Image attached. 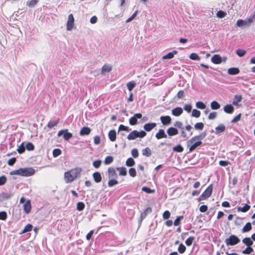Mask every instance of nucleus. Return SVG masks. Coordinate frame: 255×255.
Listing matches in <instances>:
<instances>
[{
	"mask_svg": "<svg viewBox=\"0 0 255 255\" xmlns=\"http://www.w3.org/2000/svg\"><path fill=\"white\" fill-rule=\"evenodd\" d=\"M247 23H249L247 22V21L246 20V21H245L243 19H238L236 22V25L238 27H241L242 26H244L245 25H246Z\"/></svg>",
	"mask_w": 255,
	"mask_h": 255,
	"instance_id": "nucleus-41",
	"label": "nucleus"
},
{
	"mask_svg": "<svg viewBox=\"0 0 255 255\" xmlns=\"http://www.w3.org/2000/svg\"><path fill=\"white\" fill-rule=\"evenodd\" d=\"M102 161L100 160H97L93 162V165L96 168H98L101 165Z\"/></svg>",
	"mask_w": 255,
	"mask_h": 255,
	"instance_id": "nucleus-61",
	"label": "nucleus"
},
{
	"mask_svg": "<svg viewBox=\"0 0 255 255\" xmlns=\"http://www.w3.org/2000/svg\"><path fill=\"white\" fill-rule=\"evenodd\" d=\"M129 174L130 176L134 177L136 175V171L135 168H131L129 169Z\"/></svg>",
	"mask_w": 255,
	"mask_h": 255,
	"instance_id": "nucleus-59",
	"label": "nucleus"
},
{
	"mask_svg": "<svg viewBox=\"0 0 255 255\" xmlns=\"http://www.w3.org/2000/svg\"><path fill=\"white\" fill-rule=\"evenodd\" d=\"M82 169L81 167H76L64 173V177L66 183L73 182L80 176Z\"/></svg>",
	"mask_w": 255,
	"mask_h": 255,
	"instance_id": "nucleus-2",
	"label": "nucleus"
},
{
	"mask_svg": "<svg viewBox=\"0 0 255 255\" xmlns=\"http://www.w3.org/2000/svg\"><path fill=\"white\" fill-rule=\"evenodd\" d=\"M196 106L197 108L201 110H203L206 108V105H205V104L201 101L197 102L196 103Z\"/></svg>",
	"mask_w": 255,
	"mask_h": 255,
	"instance_id": "nucleus-42",
	"label": "nucleus"
},
{
	"mask_svg": "<svg viewBox=\"0 0 255 255\" xmlns=\"http://www.w3.org/2000/svg\"><path fill=\"white\" fill-rule=\"evenodd\" d=\"M186 249L185 246L183 244H180L178 248V251L180 254L184 253Z\"/></svg>",
	"mask_w": 255,
	"mask_h": 255,
	"instance_id": "nucleus-49",
	"label": "nucleus"
},
{
	"mask_svg": "<svg viewBox=\"0 0 255 255\" xmlns=\"http://www.w3.org/2000/svg\"><path fill=\"white\" fill-rule=\"evenodd\" d=\"M74 25V17L72 14H70L68 17V20L66 23V29L68 31H71L73 28Z\"/></svg>",
	"mask_w": 255,
	"mask_h": 255,
	"instance_id": "nucleus-8",
	"label": "nucleus"
},
{
	"mask_svg": "<svg viewBox=\"0 0 255 255\" xmlns=\"http://www.w3.org/2000/svg\"><path fill=\"white\" fill-rule=\"evenodd\" d=\"M108 175L109 178H114L117 177L116 169L112 167H109L108 170Z\"/></svg>",
	"mask_w": 255,
	"mask_h": 255,
	"instance_id": "nucleus-13",
	"label": "nucleus"
},
{
	"mask_svg": "<svg viewBox=\"0 0 255 255\" xmlns=\"http://www.w3.org/2000/svg\"><path fill=\"white\" fill-rule=\"evenodd\" d=\"M178 52L176 50H174L172 52H169L167 54L164 55L162 58L164 59H171L174 57L175 54H177Z\"/></svg>",
	"mask_w": 255,
	"mask_h": 255,
	"instance_id": "nucleus-27",
	"label": "nucleus"
},
{
	"mask_svg": "<svg viewBox=\"0 0 255 255\" xmlns=\"http://www.w3.org/2000/svg\"><path fill=\"white\" fill-rule=\"evenodd\" d=\"M136 83L134 81H130L127 83V86L128 90L131 91L135 86Z\"/></svg>",
	"mask_w": 255,
	"mask_h": 255,
	"instance_id": "nucleus-34",
	"label": "nucleus"
},
{
	"mask_svg": "<svg viewBox=\"0 0 255 255\" xmlns=\"http://www.w3.org/2000/svg\"><path fill=\"white\" fill-rule=\"evenodd\" d=\"M170 212L169 211L166 210L163 212L162 214V217L164 220H167L170 218Z\"/></svg>",
	"mask_w": 255,
	"mask_h": 255,
	"instance_id": "nucleus-53",
	"label": "nucleus"
},
{
	"mask_svg": "<svg viewBox=\"0 0 255 255\" xmlns=\"http://www.w3.org/2000/svg\"><path fill=\"white\" fill-rule=\"evenodd\" d=\"M61 150L59 148H55L53 150V156L57 157L61 154Z\"/></svg>",
	"mask_w": 255,
	"mask_h": 255,
	"instance_id": "nucleus-54",
	"label": "nucleus"
},
{
	"mask_svg": "<svg viewBox=\"0 0 255 255\" xmlns=\"http://www.w3.org/2000/svg\"><path fill=\"white\" fill-rule=\"evenodd\" d=\"M91 131V130L90 128L84 127H83L80 131V134L81 135H89Z\"/></svg>",
	"mask_w": 255,
	"mask_h": 255,
	"instance_id": "nucleus-18",
	"label": "nucleus"
},
{
	"mask_svg": "<svg viewBox=\"0 0 255 255\" xmlns=\"http://www.w3.org/2000/svg\"><path fill=\"white\" fill-rule=\"evenodd\" d=\"M146 135V133L145 131L141 130L138 131L137 130H134L128 134L127 138L128 140H133L137 137L143 138Z\"/></svg>",
	"mask_w": 255,
	"mask_h": 255,
	"instance_id": "nucleus-3",
	"label": "nucleus"
},
{
	"mask_svg": "<svg viewBox=\"0 0 255 255\" xmlns=\"http://www.w3.org/2000/svg\"><path fill=\"white\" fill-rule=\"evenodd\" d=\"M194 239H195V238L193 236H191V237H189L185 241L186 245L187 246H190L192 244Z\"/></svg>",
	"mask_w": 255,
	"mask_h": 255,
	"instance_id": "nucleus-39",
	"label": "nucleus"
},
{
	"mask_svg": "<svg viewBox=\"0 0 255 255\" xmlns=\"http://www.w3.org/2000/svg\"><path fill=\"white\" fill-rule=\"evenodd\" d=\"M204 124L203 123H201V122H199V123H197L195 125V128L196 129H197V130H202L204 128Z\"/></svg>",
	"mask_w": 255,
	"mask_h": 255,
	"instance_id": "nucleus-47",
	"label": "nucleus"
},
{
	"mask_svg": "<svg viewBox=\"0 0 255 255\" xmlns=\"http://www.w3.org/2000/svg\"><path fill=\"white\" fill-rule=\"evenodd\" d=\"M25 150V147L24 146V143L22 142L17 149V151L19 153H23Z\"/></svg>",
	"mask_w": 255,
	"mask_h": 255,
	"instance_id": "nucleus-46",
	"label": "nucleus"
},
{
	"mask_svg": "<svg viewBox=\"0 0 255 255\" xmlns=\"http://www.w3.org/2000/svg\"><path fill=\"white\" fill-rule=\"evenodd\" d=\"M246 52H247L245 50L242 49H238L236 51V54L239 57L244 56L246 54Z\"/></svg>",
	"mask_w": 255,
	"mask_h": 255,
	"instance_id": "nucleus-38",
	"label": "nucleus"
},
{
	"mask_svg": "<svg viewBox=\"0 0 255 255\" xmlns=\"http://www.w3.org/2000/svg\"><path fill=\"white\" fill-rule=\"evenodd\" d=\"M59 122V119H57L56 121H50L48 122L47 124V127L51 128H53L54 127L57 126V125L58 124Z\"/></svg>",
	"mask_w": 255,
	"mask_h": 255,
	"instance_id": "nucleus-35",
	"label": "nucleus"
},
{
	"mask_svg": "<svg viewBox=\"0 0 255 255\" xmlns=\"http://www.w3.org/2000/svg\"><path fill=\"white\" fill-rule=\"evenodd\" d=\"M242 100V96L241 95H236L234 96L233 104L235 106H238L239 102Z\"/></svg>",
	"mask_w": 255,
	"mask_h": 255,
	"instance_id": "nucleus-26",
	"label": "nucleus"
},
{
	"mask_svg": "<svg viewBox=\"0 0 255 255\" xmlns=\"http://www.w3.org/2000/svg\"><path fill=\"white\" fill-rule=\"evenodd\" d=\"M93 177L95 182L99 183L102 181V176L100 172H95L93 174Z\"/></svg>",
	"mask_w": 255,
	"mask_h": 255,
	"instance_id": "nucleus-22",
	"label": "nucleus"
},
{
	"mask_svg": "<svg viewBox=\"0 0 255 255\" xmlns=\"http://www.w3.org/2000/svg\"><path fill=\"white\" fill-rule=\"evenodd\" d=\"M242 114L240 113L237 115L232 121L231 123H237L241 120Z\"/></svg>",
	"mask_w": 255,
	"mask_h": 255,
	"instance_id": "nucleus-62",
	"label": "nucleus"
},
{
	"mask_svg": "<svg viewBox=\"0 0 255 255\" xmlns=\"http://www.w3.org/2000/svg\"><path fill=\"white\" fill-rule=\"evenodd\" d=\"M142 191L147 193H151L154 192V190H151L150 188L144 186L142 188Z\"/></svg>",
	"mask_w": 255,
	"mask_h": 255,
	"instance_id": "nucleus-63",
	"label": "nucleus"
},
{
	"mask_svg": "<svg viewBox=\"0 0 255 255\" xmlns=\"http://www.w3.org/2000/svg\"><path fill=\"white\" fill-rule=\"evenodd\" d=\"M206 133H202L199 135L192 137L187 142V146L189 148V152L194 151L198 146L202 144V140L205 137Z\"/></svg>",
	"mask_w": 255,
	"mask_h": 255,
	"instance_id": "nucleus-1",
	"label": "nucleus"
},
{
	"mask_svg": "<svg viewBox=\"0 0 255 255\" xmlns=\"http://www.w3.org/2000/svg\"><path fill=\"white\" fill-rule=\"evenodd\" d=\"M155 137L157 139H160L162 138H166L167 136L163 129H160L156 133Z\"/></svg>",
	"mask_w": 255,
	"mask_h": 255,
	"instance_id": "nucleus-15",
	"label": "nucleus"
},
{
	"mask_svg": "<svg viewBox=\"0 0 255 255\" xmlns=\"http://www.w3.org/2000/svg\"><path fill=\"white\" fill-rule=\"evenodd\" d=\"M85 206V204L83 202H79L77 204V209L79 211H82L84 210Z\"/></svg>",
	"mask_w": 255,
	"mask_h": 255,
	"instance_id": "nucleus-48",
	"label": "nucleus"
},
{
	"mask_svg": "<svg viewBox=\"0 0 255 255\" xmlns=\"http://www.w3.org/2000/svg\"><path fill=\"white\" fill-rule=\"evenodd\" d=\"M152 212V209L149 207L146 208L143 212L140 214V218L141 220L145 219L148 214H150Z\"/></svg>",
	"mask_w": 255,
	"mask_h": 255,
	"instance_id": "nucleus-20",
	"label": "nucleus"
},
{
	"mask_svg": "<svg viewBox=\"0 0 255 255\" xmlns=\"http://www.w3.org/2000/svg\"><path fill=\"white\" fill-rule=\"evenodd\" d=\"M20 203H24L23 204V211L26 214H28L30 212L31 210V205L30 200H28L25 202V199L24 197H21Z\"/></svg>",
	"mask_w": 255,
	"mask_h": 255,
	"instance_id": "nucleus-6",
	"label": "nucleus"
},
{
	"mask_svg": "<svg viewBox=\"0 0 255 255\" xmlns=\"http://www.w3.org/2000/svg\"><path fill=\"white\" fill-rule=\"evenodd\" d=\"M246 20L247 21V22H248L249 23H251L252 22H253L254 20H255V10L254 11L253 13L250 15L249 17L246 19Z\"/></svg>",
	"mask_w": 255,
	"mask_h": 255,
	"instance_id": "nucleus-43",
	"label": "nucleus"
},
{
	"mask_svg": "<svg viewBox=\"0 0 255 255\" xmlns=\"http://www.w3.org/2000/svg\"><path fill=\"white\" fill-rule=\"evenodd\" d=\"M156 127V124L155 123H149L145 124L143 126V128L146 131L149 132Z\"/></svg>",
	"mask_w": 255,
	"mask_h": 255,
	"instance_id": "nucleus-11",
	"label": "nucleus"
},
{
	"mask_svg": "<svg viewBox=\"0 0 255 255\" xmlns=\"http://www.w3.org/2000/svg\"><path fill=\"white\" fill-rule=\"evenodd\" d=\"M167 133L169 136H174L178 133V131L175 128L170 127L167 129Z\"/></svg>",
	"mask_w": 255,
	"mask_h": 255,
	"instance_id": "nucleus-16",
	"label": "nucleus"
},
{
	"mask_svg": "<svg viewBox=\"0 0 255 255\" xmlns=\"http://www.w3.org/2000/svg\"><path fill=\"white\" fill-rule=\"evenodd\" d=\"M142 118V114L140 113H136L134 116L131 117L129 120V124L131 125H135L137 124V119H140Z\"/></svg>",
	"mask_w": 255,
	"mask_h": 255,
	"instance_id": "nucleus-10",
	"label": "nucleus"
},
{
	"mask_svg": "<svg viewBox=\"0 0 255 255\" xmlns=\"http://www.w3.org/2000/svg\"><path fill=\"white\" fill-rule=\"evenodd\" d=\"M211 108L212 110H218L220 108V105L216 101H214L211 103Z\"/></svg>",
	"mask_w": 255,
	"mask_h": 255,
	"instance_id": "nucleus-33",
	"label": "nucleus"
},
{
	"mask_svg": "<svg viewBox=\"0 0 255 255\" xmlns=\"http://www.w3.org/2000/svg\"><path fill=\"white\" fill-rule=\"evenodd\" d=\"M217 16L219 18H223L226 15V13L223 10H219L217 12Z\"/></svg>",
	"mask_w": 255,
	"mask_h": 255,
	"instance_id": "nucleus-56",
	"label": "nucleus"
},
{
	"mask_svg": "<svg viewBox=\"0 0 255 255\" xmlns=\"http://www.w3.org/2000/svg\"><path fill=\"white\" fill-rule=\"evenodd\" d=\"M211 61L215 64H219L222 62V58L219 55L215 54L212 56Z\"/></svg>",
	"mask_w": 255,
	"mask_h": 255,
	"instance_id": "nucleus-14",
	"label": "nucleus"
},
{
	"mask_svg": "<svg viewBox=\"0 0 255 255\" xmlns=\"http://www.w3.org/2000/svg\"><path fill=\"white\" fill-rule=\"evenodd\" d=\"M240 73V69L236 67H232L228 69V73L231 75H235Z\"/></svg>",
	"mask_w": 255,
	"mask_h": 255,
	"instance_id": "nucleus-24",
	"label": "nucleus"
},
{
	"mask_svg": "<svg viewBox=\"0 0 255 255\" xmlns=\"http://www.w3.org/2000/svg\"><path fill=\"white\" fill-rule=\"evenodd\" d=\"M243 243L248 247H251L253 242L250 238H245L243 240Z\"/></svg>",
	"mask_w": 255,
	"mask_h": 255,
	"instance_id": "nucleus-30",
	"label": "nucleus"
},
{
	"mask_svg": "<svg viewBox=\"0 0 255 255\" xmlns=\"http://www.w3.org/2000/svg\"><path fill=\"white\" fill-rule=\"evenodd\" d=\"M117 170L119 171V175L121 176H126L127 174V169L125 167H118Z\"/></svg>",
	"mask_w": 255,
	"mask_h": 255,
	"instance_id": "nucleus-29",
	"label": "nucleus"
},
{
	"mask_svg": "<svg viewBox=\"0 0 255 255\" xmlns=\"http://www.w3.org/2000/svg\"><path fill=\"white\" fill-rule=\"evenodd\" d=\"M183 216H180L176 218L174 222V225L175 226H179L180 224V221L183 219Z\"/></svg>",
	"mask_w": 255,
	"mask_h": 255,
	"instance_id": "nucleus-52",
	"label": "nucleus"
},
{
	"mask_svg": "<svg viewBox=\"0 0 255 255\" xmlns=\"http://www.w3.org/2000/svg\"><path fill=\"white\" fill-rule=\"evenodd\" d=\"M112 69V67L109 64H105L102 68L101 72L102 74H105L107 72H110Z\"/></svg>",
	"mask_w": 255,
	"mask_h": 255,
	"instance_id": "nucleus-25",
	"label": "nucleus"
},
{
	"mask_svg": "<svg viewBox=\"0 0 255 255\" xmlns=\"http://www.w3.org/2000/svg\"><path fill=\"white\" fill-rule=\"evenodd\" d=\"M183 113V110L180 107H177L172 110V114L174 116H179L181 115Z\"/></svg>",
	"mask_w": 255,
	"mask_h": 255,
	"instance_id": "nucleus-23",
	"label": "nucleus"
},
{
	"mask_svg": "<svg viewBox=\"0 0 255 255\" xmlns=\"http://www.w3.org/2000/svg\"><path fill=\"white\" fill-rule=\"evenodd\" d=\"M62 135H63L64 139L66 140L70 139L73 136L72 134L69 132L67 129H62L58 131L57 134L58 136H60Z\"/></svg>",
	"mask_w": 255,
	"mask_h": 255,
	"instance_id": "nucleus-9",
	"label": "nucleus"
},
{
	"mask_svg": "<svg viewBox=\"0 0 255 255\" xmlns=\"http://www.w3.org/2000/svg\"><path fill=\"white\" fill-rule=\"evenodd\" d=\"M226 129V127L224 125L221 124L219 125L215 128V132L216 134H220L223 132Z\"/></svg>",
	"mask_w": 255,
	"mask_h": 255,
	"instance_id": "nucleus-19",
	"label": "nucleus"
},
{
	"mask_svg": "<svg viewBox=\"0 0 255 255\" xmlns=\"http://www.w3.org/2000/svg\"><path fill=\"white\" fill-rule=\"evenodd\" d=\"M240 242L239 238L235 235H231L229 238L226 239L225 243L227 245L234 246Z\"/></svg>",
	"mask_w": 255,
	"mask_h": 255,
	"instance_id": "nucleus-7",
	"label": "nucleus"
},
{
	"mask_svg": "<svg viewBox=\"0 0 255 255\" xmlns=\"http://www.w3.org/2000/svg\"><path fill=\"white\" fill-rule=\"evenodd\" d=\"M113 157L112 156H108L106 157L104 163L105 164H109L113 161Z\"/></svg>",
	"mask_w": 255,
	"mask_h": 255,
	"instance_id": "nucleus-51",
	"label": "nucleus"
},
{
	"mask_svg": "<svg viewBox=\"0 0 255 255\" xmlns=\"http://www.w3.org/2000/svg\"><path fill=\"white\" fill-rule=\"evenodd\" d=\"M173 150L177 152H182L183 151L184 148L180 144H178L173 147Z\"/></svg>",
	"mask_w": 255,
	"mask_h": 255,
	"instance_id": "nucleus-40",
	"label": "nucleus"
},
{
	"mask_svg": "<svg viewBox=\"0 0 255 255\" xmlns=\"http://www.w3.org/2000/svg\"><path fill=\"white\" fill-rule=\"evenodd\" d=\"M201 112L196 109H193L192 112V116L195 118H199L200 116Z\"/></svg>",
	"mask_w": 255,
	"mask_h": 255,
	"instance_id": "nucleus-55",
	"label": "nucleus"
},
{
	"mask_svg": "<svg viewBox=\"0 0 255 255\" xmlns=\"http://www.w3.org/2000/svg\"><path fill=\"white\" fill-rule=\"evenodd\" d=\"M32 229V225L31 224H28L26 225L22 230L21 233H25L27 232L31 231Z\"/></svg>",
	"mask_w": 255,
	"mask_h": 255,
	"instance_id": "nucleus-37",
	"label": "nucleus"
},
{
	"mask_svg": "<svg viewBox=\"0 0 255 255\" xmlns=\"http://www.w3.org/2000/svg\"><path fill=\"white\" fill-rule=\"evenodd\" d=\"M108 136L111 141H115L116 140L117 134L115 129H112L108 133Z\"/></svg>",
	"mask_w": 255,
	"mask_h": 255,
	"instance_id": "nucleus-17",
	"label": "nucleus"
},
{
	"mask_svg": "<svg viewBox=\"0 0 255 255\" xmlns=\"http://www.w3.org/2000/svg\"><path fill=\"white\" fill-rule=\"evenodd\" d=\"M213 188V185L212 184H210L197 199L198 201L204 200L209 198L212 195Z\"/></svg>",
	"mask_w": 255,
	"mask_h": 255,
	"instance_id": "nucleus-4",
	"label": "nucleus"
},
{
	"mask_svg": "<svg viewBox=\"0 0 255 255\" xmlns=\"http://www.w3.org/2000/svg\"><path fill=\"white\" fill-rule=\"evenodd\" d=\"M250 208H251V207L250 205H249L248 204H246L243 207H238V211L245 213V212H247L248 210H249Z\"/></svg>",
	"mask_w": 255,
	"mask_h": 255,
	"instance_id": "nucleus-32",
	"label": "nucleus"
},
{
	"mask_svg": "<svg viewBox=\"0 0 255 255\" xmlns=\"http://www.w3.org/2000/svg\"><path fill=\"white\" fill-rule=\"evenodd\" d=\"M219 163L220 166L225 167L230 164V162L227 160H220Z\"/></svg>",
	"mask_w": 255,
	"mask_h": 255,
	"instance_id": "nucleus-64",
	"label": "nucleus"
},
{
	"mask_svg": "<svg viewBox=\"0 0 255 255\" xmlns=\"http://www.w3.org/2000/svg\"><path fill=\"white\" fill-rule=\"evenodd\" d=\"M160 119L163 125H168L171 122V118L169 116H161Z\"/></svg>",
	"mask_w": 255,
	"mask_h": 255,
	"instance_id": "nucleus-12",
	"label": "nucleus"
},
{
	"mask_svg": "<svg viewBox=\"0 0 255 255\" xmlns=\"http://www.w3.org/2000/svg\"><path fill=\"white\" fill-rule=\"evenodd\" d=\"M37 2V0H30L27 1L26 4L29 7H32L34 6Z\"/></svg>",
	"mask_w": 255,
	"mask_h": 255,
	"instance_id": "nucleus-58",
	"label": "nucleus"
},
{
	"mask_svg": "<svg viewBox=\"0 0 255 255\" xmlns=\"http://www.w3.org/2000/svg\"><path fill=\"white\" fill-rule=\"evenodd\" d=\"M130 129L128 127L125 126L123 125H121L119 127V131H129Z\"/></svg>",
	"mask_w": 255,
	"mask_h": 255,
	"instance_id": "nucleus-57",
	"label": "nucleus"
},
{
	"mask_svg": "<svg viewBox=\"0 0 255 255\" xmlns=\"http://www.w3.org/2000/svg\"><path fill=\"white\" fill-rule=\"evenodd\" d=\"M234 108L231 104H228L224 106V111L227 114H232L234 112Z\"/></svg>",
	"mask_w": 255,
	"mask_h": 255,
	"instance_id": "nucleus-21",
	"label": "nucleus"
},
{
	"mask_svg": "<svg viewBox=\"0 0 255 255\" xmlns=\"http://www.w3.org/2000/svg\"><path fill=\"white\" fill-rule=\"evenodd\" d=\"M189 58L193 60L199 61L200 60V57L197 54L195 53H191L189 56Z\"/></svg>",
	"mask_w": 255,
	"mask_h": 255,
	"instance_id": "nucleus-45",
	"label": "nucleus"
},
{
	"mask_svg": "<svg viewBox=\"0 0 255 255\" xmlns=\"http://www.w3.org/2000/svg\"><path fill=\"white\" fill-rule=\"evenodd\" d=\"M135 162L133 158L130 157L128 158L126 162V164L127 166L128 167L132 166L134 165Z\"/></svg>",
	"mask_w": 255,
	"mask_h": 255,
	"instance_id": "nucleus-36",
	"label": "nucleus"
},
{
	"mask_svg": "<svg viewBox=\"0 0 255 255\" xmlns=\"http://www.w3.org/2000/svg\"><path fill=\"white\" fill-rule=\"evenodd\" d=\"M252 252H253V248L251 247H248V248L242 252V253L244 254H250Z\"/></svg>",
	"mask_w": 255,
	"mask_h": 255,
	"instance_id": "nucleus-60",
	"label": "nucleus"
},
{
	"mask_svg": "<svg viewBox=\"0 0 255 255\" xmlns=\"http://www.w3.org/2000/svg\"><path fill=\"white\" fill-rule=\"evenodd\" d=\"M20 175L22 176L28 177L33 175L35 172V170L32 167L21 168L19 169Z\"/></svg>",
	"mask_w": 255,
	"mask_h": 255,
	"instance_id": "nucleus-5",
	"label": "nucleus"
},
{
	"mask_svg": "<svg viewBox=\"0 0 255 255\" xmlns=\"http://www.w3.org/2000/svg\"><path fill=\"white\" fill-rule=\"evenodd\" d=\"M252 229V226L251 223L250 222H248L246 223L245 226L243 227L242 229V232L243 233L248 232L251 231Z\"/></svg>",
	"mask_w": 255,
	"mask_h": 255,
	"instance_id": "nucleus-28",
	"label": "nucleus"
},
{
	"mask_svg": "<svg viewBox=\"0 0 255 255\" xmlns=\"http://www.w3.org/2000/svg\"><path fill=\"white\" fill-rule=\"evenodd\" d=\"M25 148L28 151H32L34 149V146L31 142H28L26 144Z\"/></svg>",
	"mask_w": 255,
	"mask_h": 255,
	"instance_id": "nucleus-44",
	"label": "nucleus"
},
{
	"mask_svg": "<svg viewBox=\"0 0 255 255\" xmlns=\"http://www.w3.org/2000/svg\"><path fill=\"white\" fill-rule=\"evenodd\" d=\"M142 153L143 155L148 157L151 155V151L149 147H146L145 148L142 149Z\"/></svg>",
	"mask_w": 255,
	"mask_h": 255,
	"instance_id": "nucleus-31",
	"label": "nucleus"
},
{
	"mask_svg": "<svg viewBox=\"0 0 255 255\" xmlns=\"http://www.w3.org/2000/svg\"><path fill=\"white\" fill-rule=\"evenodd\" d=\"M119 183L118 180L116 179H111L108 181V184L109 187H113Z\"/></svg>",
	"mask_w": 255,
	"mask_h": 255,
	"instance_id": "nucleus-50",
	"label": "nucleus"
}]
</instances>
